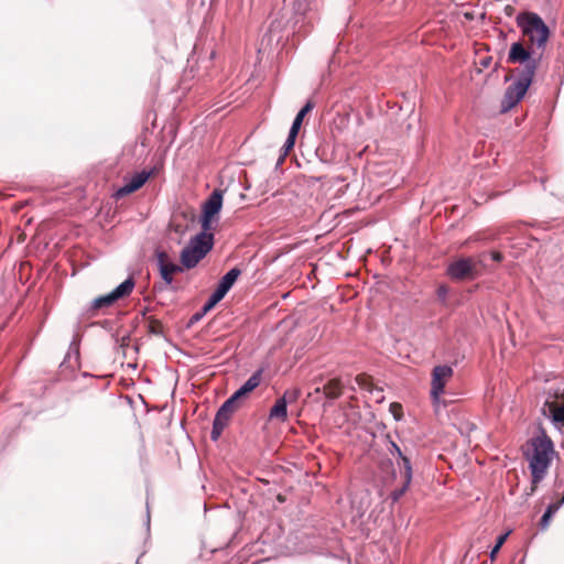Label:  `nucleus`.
I'll list each match as a JSON object with an SVG mask.
<instances>
[{"label":"nucleus","mask_w":564,"mask_h":564,"mask_svg":"<svg viewBox=\"0 0 564 564\" xmlns=\"http://www.w3.org/2000/svg\"><path fill=\"white\" fill-rule=\"evenodd\" d=\"M337 120L339 121L340 127H346L348 123V119L345 116H339L337 119L334 120V124L337 126Z\"/></svg>","instance_id":"obj_29"},{"label":"nucleus","mask_w":564,"mask_h":564,"mask_svg":"<svg viewBox=\"0 0 564 564\" xmlns=\"http://www.w3.org/2000/svg\"><path fill=\"white\" fill-rule=\"evenodd\" d=\"M240 273L241 272L238 268H232L220 279L216 290L213 292V294L204 305L205 312L212 310L217 303H219L225 297V295L231 289Z\"/></svg>","instance_id":"obj_7"},{"label":"nucleus","mask_w":564,"mask_h":564,"mask_svg":"<svg viewBox=\"0 0 564 564\" xmlns=\"http://www.w3.org/2000/svg\"><path fill=\"white\" fill-rule=\"evenodd\" d=\"M297 390L286 391L283 397L279 398L270 410V419L286 421L288 417V401H295L299 398Z\"/></svg>","instance_id":"obj_10"},{"label":"nucleus","mask_w":564,"mask_h":564,"mask_svg":"<svg viewBox=\"0 0 564 564\" xmlns=\"http://www.w3.org/2000/svg\"><path fill=\"white\" fill-rule=\"evenodd\" d=\"M509 533H505L498 536L496 545L492 547L490 552V560L495 561L497 557L498 552L500 551L501 546L505 544Z\"/></svg>","instance_id":"obj_21"},{"label":"nucleus","mask_w":564,"mask_h":564,"mask_svg":"<svg viewBox=\"0 0 564 564\" xmlns=\"http://www.w3.org/2000/svg\"><path fill=\"white\" fill-rule=\"evenodd\" d=\"M391 446H392L391 453L392 454H394V453L398 454V456L401 458L402 463L404 464V458H406V457L402 454L400 447L397 444H394V443H391Z\"/></svg>","instance_id":"obj_28"},{"label":"nucleus","mask_w":564,"mask_h":564,"mask_svg":"<svg viewBox=\"0 0 564 564\" xmlns=\"http://www.w3.org/2000/svg\"><path fill=\"white\" fill-rule=\"evenodd\" d=\"M134 280L132 276L128 278L120 285H118L112 292L99 296L94 300L91 307L94 310H100L112 306L117 301L128 297L134 288Z\"/></svg>","instance_id":"obj_6"},{"label":"nucleus","mask_w":564,"mask_h":564,"mask_svg":"<svg viewBox=\"0 0 564 564\" xmlns=\"http://www.w3.org/2000/svg\"><path fill=\"white\" fill-rule=\"evenodd\" d=\"M356 383L361 388V389H365L367 391H371L372 389V378L366 373H360L356 377Z\"/></svg>","instance_id":"obj_20"},{"label":"nucleus","mask_w":564,"mask_h":564,"mask_svg":"<svg viewBox=\"0 0 564 564\" xmlns=\"http://www.w3.org/2000/svg\"><path fill=\"white\" fill-rule=\"evenodd\" d=\"M402 476L404 478V484L400 489H395L391 492V498L393 501H398L409 489V486L412 480V466L409 458H404V470L402 471Z\"/></svg>","instance_id":"obj_16"},{"label":"nucleus","mask_w":564,"mask_h":564,"mask_svg":"<svg viewBox=\"0 0 564 564\" xmlns=\"http://www.w3.org/2000/svg\"><path fill=\"white\" fill-rule=\"evenodd\" d=\"M223 206V193L215 189L203 205L202 228L208 232L212 229V223L218 215Z\"/></svg>","instance_id":"obj_8"},{"label":"nucleus","mask_w":564,"mask_h":564,"mask_svg":"<svg viewBox=\"0 0 564 564\" xmlns=\"http://www.w3.org/2000/svg\"><path fill=\"white\" fill-rule=\"evenodd\" d=\"M295 143H283V147L281 148V155L278 161V164H281L286 155L290 154V152L293 150Z\"/></svg>","instance_id":"obj_25"},{"label":"nucleus","mask_w":564,"mask_h":564,"mask_svg":"<svg viewBox=\"0 0 564 564\" xmlns=\"http://www.w3.org/2000/svg\"><path fill=\"white\" fill-rule=\"evenodd\" d=\"M315 106H316V104L312 98L306 101L304 107L297 112L285 141H295L296 140L299 132L302 128L303 120H304L305 116L308 112H311L315 108Z\"/></svg>","instance_id":"obj_13"},{"label":"nucleus","mask_w":564,"mask_h":564,"mask_svg":"<svg viewBox=\"0 0 564 564\" xmlns=\"http://www.w3.org/2000/svg\"><path fill=\"white\" fill-rule=\"evenodd\" d=\"M324 394L329 399H337L340 397L343 386L339 379L329 380L323 388Z\"/></svg>","instance_id":"obj_19"},{"label":"nucleus","mask_w":564,"mask_h":564,"mask_svg":"<svg viewBox=\"0 0 564 564\" xmlns=\"http://www.w3.org/2000/svg\"><path fill=\"white\" fill-rule=\"evenodd\" d=\"M555 454L553 442L545 433L528 442L524 456L532 477L529 495H532L536 490L538 485L546 476Z\"/></svg>","instance_id":"obj_2"},{"label":"nucleus","mask_w":564,"mask_h":564,"mask_svg":"<svg viewBox=\"0 0 564 564\" xmlns=\"http://www.w3.org/2000/svg\"><path fill=\"white\" fill-rule=\"evenodd\" d=\"M149 176L150 173L145 171L134 174L123 186L116 191L115 197L119 199L138 191L148 181Z\"/></svg>","instance_id":"obj_11"},{"label":"nucleus","mask_w":564,"mask_h":564,"mask_svg":"<svg viewBox=\"0 0 564 564\" xmlns=\"http://www.w3.org/2000/svg\"><path fill=\"white\" fill-rule=\"evenodd\" d=\"M408 119L410 121L406 123L404 129L402 128V131L400 134L401 138H411L412 134L410 133V130L412 129L413 124H416V126L419 124L417 118L410 116Z\"/></svg>","instance_id":"obj_22"},{"label":"nucleus","mask_w":564,"mask_h":564,"mask_svg":"<svg viewBox=\"0 0 564 564\" xmlns=\"http://www.w3.org/2000/svg\"><path fill=\"white\" fill-rule=\"evenodd\" d=\"M158 262L160 267V272L162 279L166 283H171L176 273L182 271V268L169 260V257L165 252H160L158 254Z\"/></svg>","instance_id":"obj_12"},{"label":"nucleus","mask_w":564,"mask_h":564,"mask_svg":"<svg viewBox=\"0 0 564 564\" xmlns=\"http://www.w3.org/2000/svg\"><path fill=\"white\" fill-rule=\"evenodd\" d=\"M212 247V234L203 231L196 235L181 252L182 264L187 269L194 268L209 252Z\"/></svg>","instance_id":"obj_3"},{"label":"nucleus","mask_w":564,"mask_h":564,"mask_svg":"<svg viewBox=\"0 0 564 564\" xmlns=\"http://www.w3.org/2000/svg\"><path fill=\"white\" fill-rule=\"evenodd\" d=\"M394 409H401V405L398 404V403H392L391 404V410L394 412Z\"/></svg>","instance_id":"obj_31"},{"label":"nucleus","mask_w":564,"mask_h":564,"mask_svg":"<svg viewBox=\"0 0 564 564\" xmlns=\"http://www.w3.org/2000/svg\"><path fill=\"white\" fill-rule=\"evenodd\" d=\"M479 263H481L480 259L460 257L448 264L446 273L451 279L457 281L474 280L480 274Z\"/></svg>","instance_id":"obj_5"},{"label":"nucleus","mask_w":564,"mask_h":564,"mask_svg":"<svg viewBox=\"0 0 564 564\" xmlns=\"http://www.w3.org/2000/svg\"><path fill=\"white\" fill-rule=\"evenodd\" d=\"M551 519H552V516L550 514V512L545 511L540 520V528L542 530L547 529V527L550 525Z\"/></svg>","instance_id":"obj_27"},{"label":"nucleus","mask_w":564,"mask_h":564,"mask_svg":"<svg viewBox=\"0 0 564 564\" xmlns=\"http://www.w3.org/2000/svg\"><path fill=\"white\" fill-rule=\"evenodd\" d=\"M318 0H294L293 10L295 14L305 15L307 12L317 9Z\"/></svg>","instance_id":"obj_18"},{"label":"nucleus","mask_w":564,"mask_h":564,"mask_svg":"<svg viewBox=\"0 0 564 564\" xmlns=\"http://www.w3.org/2000/svg\"><path fill=\"white\" fill-rule=\"evenodd\" d=\"M454 375L453 368L447 365L435 366L431 373V391L430 395L435 409L445 405L442 395L445 392V387Z\"/></svg>","instance_id":"obj_4"},{"label":"nucleus","mask_w":564,"mask_h":564,"mask_svg":"<svg viewBox=\"0 0 564 564\" xmlns=\"http://www.w3.org/2000/svg\"><path fill=\"white\" fill-rule=\"evenodd\" d=\"M516 20L522 32L523 41L511 45L508 61L524 64V67L520 72L519 78L505 93L501 101L502 112L513 108L527 94L550 37L549 26L539 14L521 12Z\"/></svg>","instance_id":"obj_1"},{"label":"nucleus","mask_w":564,"mask_h":564,"mask_svg":"<svg viewBox=\"0 0 564 564\" xmlns=\"http://www.w3.org/2000/svg\"><path fill=\"white\" fill-rule=\"evenodd\" d=\"M491 258L494 261L500 262L502 260V254L500 252L494 251L491 252Z\"/></svg>","instance_id":"obj_30"},{"label":"nucleus","mask_w":564,"mask_h":564,"mask_svg":"<svg viewBox=\"0 0 564 564\" xmlns=\"http://www.w3.org/2000/svg\"><path fill=\"white\" fill-rule=\"evenodd\" d=\"M449 288L445 284L440 285L436 290V295L442 303H446Z\"/></svg>","instance_id":"obj_23"},{"label":"nucleus","mask_w":564,"mask_h":564,"mask_svg":"<svg viewBox=\"0 0 564 564\" xmlns=\"http://www.w3.org/2000/svg\"><path fill=\"white\" fill-rule=\"evenodd\" d=\"M336 143H318V145L314 149L315 153L318 155H324V153L330 149L334 148Z\"/></svg>","instance_id":"obj_26"},{"label":"nucleus","mask_w":564,"mask_h":564,"mask_svg":"<svg viewBox=\"0 0 564 564\" xmlns=\"http://www.w3.org/2000/svg\"><path fill=\"white\" fill-rule=\"evenodd\" d=\"M564 503V496L561 497L557 501L551 502L547 508L546 512H550V514L553 517L557 510L561 508V506Z\"/></svg>","instance_id":"obj_24"},{"label":"nucleus","mask_w":564,"mask_h":564,"mask_svg":"<svg viewBox=\"0 0 564 564\" xmlns=\"http://www.w3.org/2000/svg\"><path fill=\"white\" fill-rule=\"evenodd\" d=\"M262 371H256L231 397L237 404L239 400L253 391L261 382Z\"/></svg>","instance_id":"obj_14"},{"label":"nucleus","mask_w":564,"mask_h":564,"mask_svg":"<svg viewBox=\"0 0 564 564\" xmlns=\"http://www.w3.org/2000/svg\"><path fill=\"white\" fill-rule=\"evenodd\" d=\"M262 371H256L231 397L237 404L239 400L253 391L261 382Z\"/></svg>","instance_id":"obj_15"},{"label":"nucleus","mask_w":564,"mask_h":564,"mask_svg":"<svg viewBox=\"0 0 564 564\" xmlns=\"http://www.w3.org/2000/svg\"><path fill=\"white\" fill-rule=\"evenodd\" d=\"M544 410H547L552 420L557 423L564 422V403L560 404L557 401H545Z\"/></svg>","instance_id":"obj_17"},{"label":"nucleus","mask_w":564,"mask_h":564,"mask_svg":"<svg viewBox=\"0 0 564 564\" xmlns=\"http://www.w3.org/2000/svg\"><path fill=\"white\" fill-rule=\"evenodd\" d=\"M238 409V404L230 398L217 411L213 423L212 438L217 441L225 427L228 425L232 414Z\"/></svg>","instance_id":"obj_9"}]
</instances>
